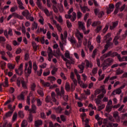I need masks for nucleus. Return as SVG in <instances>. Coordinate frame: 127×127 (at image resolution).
<instances>
[{
    "label": "nucleus",
    "mask_w": 127,
    "mask_h": 127,
    "mask_svg": "<svg viewBox=\"0 0 127 127\" xmlns=\"http://www.w3.org/2000/svg\"><path fill=\"white\" fill-rule=\"evenodd\" d=\"M101 90L98 89L95 91V95H98V94H100L101 92L103 93V94L98 96V99H99V100H101V99H103V98H104V94H106V89H105V85L101 86Z\"/></svg>",
    "instance_id": "obj_5"
},
{
    "label": "nucleus",
    "mask_w": 127,
    "mask_h": 127,
    "mask_svg": "<svg viewBox=\"0 0 127 127\" xmlns=\"http://www.w3.org/2000/svg\"><path fill=\"white\" fill-rule=\"evenodd\" d=\"M24 79L23 78H18L17 80V86H18V87H19V86H20V83H21L23 88H24V89H25V88H26V83L24 82Z\"/></svg>",
    "instance_id": "obj_13"
},
{
    "label": "nucleus",
    "mask_w": 127,
    "mask_h": 127,
    "mask_svg": "<svg viewBox=\"0 0 127 127\" xmlns=\"http://www.w3.org/2000/svg\"><path fill=\"white\" fill-rule=\"evenodd\" d=\"M57 7L59 8L60 12H63V5L59 4H57Z\"/></svg>",
    "instance_id": "obj_46"
},
{
    "label": "nucleus",
    "mask_w": 127,
    "mask_h": 127,
    "mask_svg": "<svg viewBox=\"0 0 127 127\" xmlns=\"http://www.w3.org/2000/svg\"><path fill=\"white\" fill-rule=\"evenodd\" d=\"M47 71H44L43 73V75L45 76H48V75H49V74H50V71H49V70L48 69H47Z\"/></svg>",
    "instance_id": "obj_58"
},
{
    "label": "nucleus",
    "mask_w": 127,
    "mask_h": 127,
    "mask_svg": "<svg viewBox=\"0 0 127 127\" xmlns=\"http://www.w3.org/2000/svg\"><path fill=\"white\" fill-rule=\"evenodd\" d=\"M27 125V122L26 121H23L22 122L21 127H26Z\"/></svg>",
    "instance_id": "obj_61"
},
{
    "label": "nucleus",
    "mask_w": 127,
    "mask_h": 127,
    "mask_svg": "<svg viewBox=\"0 0 127 127\" xmlns=\"http://www.w3.org/2000/svg\"><path fill=\"white\" fill-rule=\"evenodd\" d=\"M18 116H19V117H20V118H21L22 119V118H23V117H24V114L23 113V112L19 111L18 112Z\"/></svg>",
    "instance_id": "obj_55"
},
{
    "label": "nucleus",
    "mask_w": 127,
    "mask_h": 127,
    "mask_svg": "<svg viewBox=\"0 0 127 127\" xmlns=\"http://www.w3.org/2000/svg\"><path fill=\"white\" fill-rule=\"evenodd\" d=\"M52 2L54 3V6H53V9L55 12L57 13L58 12V9L57 8V6H56L57 2H56V0H52Z\"/></svg>",
    "instance_id": "obj_26"
},
{
    "label": "nucleus",
    "mask_w": 127,
    "mask_h": 127,
    "mask_svg": "<svg viewBox=\"0 0 127 127\" xmlns=\"http://www.w3.org/2000/svg\"><path fill=\"white\" fill-rule=\"evenodd\" d=\"M7 66L8 68L10 69H13L15 67V65H14V64H12L10 63L7 64Z\"/></svg>",
    "instance_id": "obj_36"
},
{
    "label": "nucleus",
    "mask_w": 127,
    "mask_h": 127,
    "mask_svg": "<svg viewBox=\"0 0 127 127\" xmlns=\"http://www.w3.org/2000/svg\"><path fill=\"white\" fill-rule=\"evenodd\" d=\"M28 69H27V67ZM32 69V62L31 61H29L28 63H25V70H27V73L28 74H31V70Z\"/></svg>",
    "instance_id": "obj_10"
},
{
    "label": "nucleus",
    "mask_w": 127,
    "mask_h": 127,
    "mask_svg": "<svg viewBox=\"0 0 127 127\" xmlns=\"http://www.w3.org/2000/svg\"><path fill=\"white\" fill-rule=\"evenodd\" d=\"M76 37H77L78 41V45H77V47H80L82 44V39H83V33L80 32L79 30H77L75 33Z\"/></svg>",
    "instance_id": "obj_7"
},
{
    "label": "nucleus",
    "mask_w": 127,
    "mask_h": 127,
    "mask_svg": "<svg viewBox=\"0 0 127 127\" xmlns=\"http://www.w3.org/2000/svg\"><path fill=\"white\" fill-rule=\"evenodd\" d=\"M56 92L59 96H63V94H64V87H63V86L61 87V92L59 91V89L58 88H57L56 89Z\"/></svg>",
    "instance_id": "obj_22"
},
{
    "label": "nucleus",
    "mask_w": 127,
    "mask_h": 127,
    "mask_svg": "<svg viewBox=\"0 0 127 127\" xmlns=\"http://www.w3.org/2000/svg\"><path fill=\"white\" fill-rule=\"evenodd\" d=\"M109 56H111V57H114V56H117L119 61L121 62L123 61H127V57H123L122 58H121V56L118 53L114 52L112 54V52H110L107 54H105L101 57V60H104L105 58L106 57H109Z\"/></svg>",
    "instance_id": "obj_2"
},
{
    "label": "nucleus",
    "mask_w": 127,
    "mask_h": 127,
    "mask_svg": "<svg viewBox=\"0 0 127 127\" xmlns=\"http://www.w3.org/2000/svg\"><path fill=\"white\" fill-rule=\"evenodd\" d=\"M46 102L49 103V104H50L51 105V106H53V104H52L51 100H50V96H48L46 97Z\"/></svg>",
    "instance_id": "obj_39"
},
{
    "label": "nucleus",
    "mask_w": 127,
    "mask_h": 127,
    "mask_svg": "<svg viewBox=\"0 0 127 127\" xmlns=\"http://www.w3.org/2000/svg\"><path fill=\"white\" fill-rule=\"evenodd\" d=\"M85 66H86L87 68H92V67H93L92 63L89 62L88 60H85L81 65H78L79 69L81 70L80 73H82L83 72L84 68H85Z\"/></svg>",
    "instance_id": "obj_3"
},
{
    "label": "nucleus",
    "mask_w": 127,
    "mask_h": 127,
    "mask_svg": "<svg viewBox=\"0 0 127 127\" xmlns=\"http://www.w3.org/2000/svg\"><path fill=\"white\" fill-rule=\"evenodd\" d=\"M6 63L5 62L2 61L0 63V65L2 70L4 69L6 66Z\"/></svg>",
    "instance_id": "obj_37"
},
{
    "label": "nucleus",
    "mask_w": 127,
    "mask_h": 127,
    "mask_svg": "<svg viewBox=\"0 0 127 127\" xmlns=\"http://www.w3.org/2000/svg\"><path fill=\"white\" fill-rule=\"evenodd\" d=\"M102 73V69H99L98 71V75L99 76V78H98V80L99 81H102V80H104V79L105 78V74Z\"/></svg>",
    "instance_id": "obj_19"
},
{
    "label": "nucleus",
    "mask_w": 127,
    "mask_h": 127,
    "mask_svg": "<svg viewBox=\"0 0 127 127\" xmlns=\"http://www.w3.org/2000/svg\"><path fill=\"white\" fill-rule=\"evenodd\" d=\"M52 36L53 37H55L56 40H58L59 37H58V35H57V33H52Z\"/></svg>",
    "instance_id": "obj_63"
},
{
    "label": "nucleus",
    "mask_w": 127,
    "mask_h": 127,
    "mask_svg": "<svg viewBox=\"0 0 127 127\" xmlns=\"http://www.w3.org/2000/svg\"><path fill=\"white\" fill-rule=\"evenodd\" d=\"M100 24H101V22L96 21V22H94L92 23V26H97V25H100Z\"/></svg>",
    "instance_id": "obj_50"
},
{
    "label": "nucleus",
    "mask_w": 127,
    "mask_h": 127,
    "mask_svg": "<svg viewBox=\"0 0 127 127\" xmlns=\"http://www.w3.org/2000/svg\"><path fill=\"white\" fill-rule=\"evenodd\" d=\"M48 61H51V60L52 59V57H53V54L52 53V49L51 48L49 47L48 50Z\"/></svg>",
    "instance_id": "obj_18"
},
{
    "label": "nucleus",
    "mask_w": 127,
    "mask_h": 127,
    "mask_svg": "<svg viewBox=\"0 0 127 127\" xmlns=\"http://www.w3.org/2000/svg\"><path fill=\"white\" fill-rule=\"evenodd\" d=\"M78 28L79 29H81L82 30V31L83 30H85V29L86 28L85 27V23L81 21H78Z\"/></svg>",
    "instance_id": "obj_20"
},
{
    "label": "nucleus",
    "mask_w": 127,
    "mask_h": 127,
    "mask_svg": "<svg viewBox=\"0 0 127 127\" xmlns=\"http://www.w3.org/2000/svg\"><path fill=\"white\" fill-rule=\"evenodd\" d=\"M74 73H75L76 75L77 81L78 84H79L80 87L83 88H87V87H88V85L84 84L83 82L81 81V76L79 74H78V72H77V69H74Z\"/></svg>",
    "instance_id": "obj_6"
},
{
    "label": "nucleus",
    "mask_w": 127,
    "mask_h": 127,
    "mask_svg": "<svg viewBox=\"0 0 127 127\" xmlns=\"http://www.w3.org/2000/svg\"><path fill=\"white\" fill-rule=\"evenodd\" d=\"M38 24L36 22H34L32 25V30H34V29H37Z\"/></svg>",
    "instance_id": "obj_41"
},
{
    "label": "nucleus",
    "mask_w": 127,
    "mask_h": 127,
    "mask_svg": "<svg viewBox=\"0 0 127 127\" xmlns=\"http://www.w3.org/2000/svg\"><path fill=\"white\" fill-rule=\"evenodd\" d=\"M55 110H56V113H58L59 114L61 113V111H62V109L60 107H59L58 108L56 109Z\"/></svg>",
    "instance_id": "obj_62"
},
{
    "label": "nucleus",
    "mask_w": 127,
    "mask_h": 127,
    "mask_svg": "<svg viewBox=\"0 0 127 127\" xmlns=\"http://www.w3.org/2000/svg\"><path fill=\"white\" fill-rule=\"evenodd\" d=\"M6 49H7V50H9V51H11V50H12V48L11 47V46L9 44H7L6 45Z\"/></svg>",
    "instance_id": "obj_57"
},
{
    "label": "nucleus",
    "mask_w": 127,
    "mask_h": 127,
    "mask_svg": "<svg viewBox=\"0 0 127 127\" xmlns=\"http://www.w3.org/2000/svg\"><path fill=\"white\" fill-rule=\"evenodd\" d=\"M94 12L96 15H98V17L101 18L104 14H105V13L103 11H101L99 13V10L98 9H95L94 10Z\"/></svg>",
    "instance_id": "obj_23"
},
{
    "label": "nucleus",
    "mask_w": 127,
    "mask_h": 127,
    "mask_svg": "<svg viewBox=\"0 0 127 127\" xmlns=\"http://www.w3.org/2000/svg\"><path fill=\"white\" fill-rule=\"evenodd\" d=\"M29 12L27 10H25L23 12H22V14L24 16H26V15H28Z\"/></svg>",
    "instance_id": "obj_56"
},
{
    "label": "nucleus",
    "mask_w": 127,
    "mask_h": 127,
    "mask_svg": "<svg viewBox=\"0 0 127 127\" xmlns=\"http://www.w3.org/2000/svg\"><path fill=\"white\" fill-rule=\"evenodd\" d=\"M97 53H99V51H98L97 49L94 50L92 54V57L93 58H95V57L96 56Z\"/></svg>",
    "instance_id": "obj_49"
},
{
    "label": "nucleus",
    "mask_w": 127,
    "mask_h": 127,
    "mask_svg": "<svg viewBox=\"0 0 127 127\" xmlns=\"http://www.w3.org/2000/svg\"><path fill=\"white\" fill-rule=\"evenodd\" d=\"M25 111H29L31 114H36V106L34 104L32 105V108L31 109H29V106H26L25 107Z\"/></svg>",
    "instance_id": "obj_11"
},
{
    "label": "nucleus",
    "mask_w": 127,
    "mask_h": 127,
    "mask_svg": "<svg viewBox=\"0 0 127 127\" xmlns=\"http://www.w3.org/2000/svg\"><path fill=\"white\" fill-rule=\"evenodd\" d=\"M48 80L50 82H53V81H56V78L54 76H49L48 78Z\"/></svg>",
    "instance_id": "obj_45"
},
{
    "label": "nucleus",
    "mask_w": 127,
    "mask_h": 127,
    "mask_svg": "<svg viewBox=\"0 0 127 127\" xmlns=\"http://www.w3.org/2000/svg\"><path fill=\"white\" fill-rule=\"evenodd\" d=\"M113 62V60L112 59H108L105 60L102 64L103 70H106L107 67H109Z\"/></svg>",
    "instance_id": "obj_9"
},
{
    "label": "nucleus",
    "mask_w": 127,
    "mask_h": 127,
    "mask_svg": "<svg viewBox=\"0 0 127 127\" xmlns=\"http://www.w3.org/2000/svg\"><path fill=\"white\" fill-rule=\"evenodd\" d=\"M118 39H119V36H116L114 38V42L115 45H118V43H119V42H118Z\"/></svg>",
    "instance_id": "obj_52"
},
{
    "label": "nucleus",
    "mask_w": 127,
    "mask_h": 127,
    "mask_svg": "<svg viewBox=\"0 0 127 127\" xmlns=\"http://www.w3.org/2000/svg\"><path fill=\"white\" fill-rule=\"evenodd\" d=\"M41 105H42V102H41V100H40V99H37V106H38V107H40V106H41Z\"/></svg>",
    "instance_id": "obj_48"
},
{
    "label": "nucleus",
    "mask_w": 127,
    "mask_h": 127,
    "mask_svg": "<svg viewBox=\"0 0 127 127\" xmlns=\"http://www.w3.org/2000/svg\"><path fill=\"white\" fill-rule=\"evenodd\" d=\"M1 54L2 55L1 58L3 59V60H5V61H7V59L5 58V52H1Z\"/></svg>",
    "instance_id": "obj_43"
},
{
    "label": "nucleus",
    "mask_w": 127,
    "mask_h": 127,
    "mask_svg": "<svg viewBox=\"0 0 127 127\" xmlns=\"http://www.w3.org/2000/svg\"><path fill=\"white\" fill-rule=\"evenodd\" d=\"M17 2L19 4V7L20 9H25L24 6H23V3L21 2L20 0H17Z\"/></svg>",
    "instance_id": "obj_29"
},
{
    "label": "nucleus",
    "mask_w": 127,
    "mask_h": 127,
    "mask_svg": "<svg viewBox=\"0 0 127 127\" xmlns=\"http://www.w3.org/2000/svg\"><path fill=\"white\" fill-rule=\"evenodd\" d=\"M52 21L53 23V24H55L56 25L58 31H59V32H62V28H61V26L59 25V24H57V23H56V21L53 19V18H52Z\"/></svg>",
    "instance_id": "obj_17"
},
{
    "label": "nucleus",
    "mask_w": 127,
    "mask_h": 127,
    "mask_svg": "<svg viewBox=\"0 0 127 127\" xmlns=\"http://www.w3.org/2000/svg\"><path fill=\"white\" fill-rule=\"evenodd\" d=\"M38 94L41 96V97H43L44 96V93H43V91H42V90L39 89L38 90Z\"/></svg>",
    "instance_id": "obj_51"
},
{
    "label": "nucleus",
    "mask_w": 127,
    "mask_h": 127,
    "mask_svg": "<svg viewBox=\"0 0 127 127\" xmlns=\"http://www.w3.org/2000/svg\"><path fill=\"white\" fill-rule=\"evenodd\" d=\"M112 104H113V102H112L111 100H110L108 102V104L106 106V112L110 113V112L112 111V109H113V106H112Z\"/></svg>",
    "instance_id": "obj_16"
},
{
    "label": "nucleus",
    "mask_w": 127,
    "mask_h": 127,
    "mask_svg": "<svg viewBox=\"0 0 127 127\" xmlns=\"http://www.w3.org/2000/svg\"><path fill=\"white\" fill-rule=\"evenodd\" d=\"M51 68H54L52 70V72H51L52 75H54V74H55V73H56V72H57V71L58 70V68L56 67H54L52 65L51 66Z\"/></svg>",
    "instance_id": "obj_40"
},
{
    "label": "nucleus",
    "mask_w": 127,
    "mask_h": 127,
    "mask_svg": "<svg viewBox=\"0 0 127 127\" xmlns=\"http://www.w3.org/2000/svg\"><path fill=\"white\" fill-rule=\"evenodd\" d=\"M30 98H31L32 100H31V104H33L34 103H35V98L33 96H32V93H30L29 94V96L27 97V104L28 105H30Z\"/></svg>",
    "instance_id": "obj_12"
},
{
    "label": "nucleus",
    "mask_w": 127,
    "mask_h": 127,
    "mask_svg": "<svg viewBox=\"0 0 127 127\" xmlns=\"http://www.w3.org/2000/svg\"><path fill=\"white\" fill-rule=\"evenodd\" d=\"M23 69V64H21L19 65V67L18 69H15V72L18 74V75H22V73L23 71L22 70Z\"/></svg>",
    "instance_id": "obj_15"
},
{
    "label": "nucleus",
    "mask_w": 127,
    "mask_h": 127,
    "mask_svg": "<svg viewBox=\"0 0 127 127\" xmlns=\"http://www.w3.org/2000/svg\"><path fill=\"white\" fill-rule=\"evenodd\" d=\"M91 45V42L88 41V47L89 48L90 51H92L93 50L94 47L93 46H90Z\"/></svg>",
    "instance_id": "obj_53"
},
{
    "label": "nucleus",
    "mask_w": 127,
    "mask_h": 127,
    "mask_svg": "<svg viewBox=\"0 0 127 127\" xmlns=\"http://www.w3.org/2000/svg\"><path fill=\"white\" fill-rule=\"evenodd\" d=\"M69 40L70 42H71L73 46H74V45H76V40L74 38H69Z\"/></svg>",
    "instance_id": "obj_38"
},
{
    "label": "nucleus",
    "mask_w": 127,
    "mask_h": 127,
    "mask_svg": "<svg viewBox=\"0 0 127 127\" xmlns=\"http://www.w3.org/2000/svg\"><path fill=\"white\" fill-rule=\"evenodd\" d=\"M1 84L3 87H8V78H7V77H5L4 83H2Z\"/></svg>",
    "instance_id": "obj_33"
},
{
    "label": "nucleus",
    "mask_w": 127,
    "mask_h": 127,
    "mask_svg": "<svg viewBox=\"0 0 127 127\" xmlns=\"http://www.w3.org/2000/svg\"><path fill=\"white\" fill-rule=\"evenodd\" d=\"M80 8L83 13H85V12H86V11H90V9H89V8H88V7L86 6H80Z\"/></svg>",
    "instance_id": "obj_27"
},
{
    "label": "nucleus",
    "mask_w": 127,
    "mask_h": 127,
    "mask_svg": "<svg viewBox=\"0 0 127 127\" xmlns=\"http://www.w3.org/2000/svg\"><path fill=\"white\" fill-rule=\"evenodd\" d=\"M65 17L66 19L70 18L71 21H75L76 20V18H77V15L76 14L75 12L72 13V15L71 16L70 15L66 14L65 15Z\"/></svg>",
    "instance_id": "obj_14"
},
{
    "label": "nucleus",
    "mask_w": 127,
    "mask_h": 127,
    "mask_svg": "<svg viewBox=\"0 0 127 127\" xmlns=\"http://www.w3.org/2000/svg\"><path fill=\"white\" fill-rule=\"evenodd\" d=\"M55 56L56 57H57L58 56H61L63 59H64V61H65L66 67L68 69H70V64H74L75 63L74 60L70 57V53H69V51H66L65 53V57L68 59H69V61L67 60V59L64 58V56L61 54L60 50H58L57 51L56 54L55 55Z\"/></svg>",
    "instance_id": "obj_1"
},
{
    "label": "nucleus",
    "mask_w": 127,
    "mask_h": 127,
    "mask_svg": "<svg viewBox=\"0 0 127 127\" xmlns=\"http://www.w3.org/2000/svg\"><path fill=\"white\" fill-rule=\"evenodd\" d=\"M121 93H122V90L120 88H118L115 90H114L112 93V96H114V95H120V94H121Z\"/></svg>",
    "instance_id": "obj_28"
},
{
    "label": "nucleus",
    "mask_w": 127,
    "mask_h": 127,
    "mask_svg": "<svg viewBox=\"0 0 127 127\" xmlns=\"http://www.w3.org/2000/svg\"><path fill=\"white\" fill-rule=\"evenodd\" d=\"M111 35H112L111 33H108L104 38V39L106 41L107 45H105V49L102 51V53H105V52H106V50H107V49H108V48L110 46V41H112V38L111 37Z\"/></svg>",
    "instance_id": "obj_4"
},
{
    "label": "nucleus",
    "mask_w": 127,
    "mask_h": 127,
    "mask_svg": "<svg viewBox=\"0 0 127 127\" xmlns=\"http://www.w3.org/2000/svg\"><path fill=\"white\" fill-rule=\"evenodd\" d=\"M40 83L44 86V87H49L50 86V83L45 82L44 80L40 79Z\"/></svg>",
    "instance_id": "obj_30"
},
{
    "label": "nucleus",
    "mask_w": 127,
    "mask_h": 127,
    "mask_svg": "<svg viewBox=\"0 0 127 127\" xmlns=\"http://www.w3.org/2000/svg\"><path fill=\"white\" fill-rule=\"evenodd\" d=\"M67 31H64V35L63 34H61V39L63 41H64V42L66 41V38H67Z\"/></svg>",
    "instance_id": "obj_25"
},
{
    "label": "nucleus",
    "mask_w": 127,
    "mask_h": 127,
    "mask_svg": "<svg viewBox=\"0 0 127 127\" xmlns=\"http://www.w3.org/2000/svg\"><path fill=\"white\" fill-rule=\"evenodd\" d=\"M66 24L68 28H71L72 27V24L69 20H66Z\"/></svg>",
    "instance_id": "obj_54"
},
{
    "label": "nucleus",
    "mask_w": 127,
    "mask_h": 127,
    "mask_svg": "<svg viewBox=\"0 0 127 127\" xmlns=\"http://www.w3.org/2000/svg\"><path fill=\"white\" fill-rule=\"evenodd\" d=\"M88 108H91V110H96V106L93 105L92 104H90L88 106Z\"/></svg>",
    "instance_id": "obj_59"
},
{
    "label": "nucleus",
    "mask_w": 127,
    "mask_h": 127,
    "mask_svg": "<svg viewBox=\"0 0 127 127\" xmlns=\"http://www.w3.org/2000/svg\"><path fill=\"white\" fill-rule=\"evenodd\" d=\"M114 5L113 4H111L109 5V8H107V14H110L111 12L114 11Z\"/></svg>",
    "instance_id": "obj_21"
},
{
    "label": "nucleus",
    "mask_w": 127,
    "mask_h": 127,
    "mask_svg": "<svg viewBox=\"0 0 127 127\" xmlns=\"http://www.w3.org/2000/svg\"><path fill=\"white\" fill-rule=\"evenodd\" d=\"M24 94L26 95V94H27V91H25V92H22V93H21L20 95H18L17 96L18 100H19V101H23V100H24Z\"/></svg>",
    "instance_id": "obj_24"
},
{
    "label": "nucleus",
    "mask_w": 127,
    "mask_h": 127,
    "mask_svg": "<svg viewBox=\"0 0 127 127\" xmlns=\"http://www.w3.org/2000/svg\"><path fill=\"white\" fill-rule=\"evenodd\" d=\"M124 73V70L119 68L116 70V75H121V74H123Z\"/></svg>",
    "instance_id": "obj_44"
},
{
    "label": "nucleus",
    "mask_w": 127,
    "mask_h": 127,
    "mask_svg": "<svg viewBox=\"0 0 127 127\" xmlns=\"http://www.w3.org/2000/svg\"><path fill=\"white\" fill-rule=\"evenodd\" d=\"M41 125H42V121L41 120H38L35 122V126L36 127H39Z\"/></svg>",
    "instance_id": "obj_35"
},
{
    "label": "nucleus",
    "mask_w": 127,
    "mask_h": 127,
    "mask_svg": "<svg viewBox=\"0 0 127 127\" xmlns=\"http://www.w3.org/2000/svg\"><path fill=\"white\" fill-rule=\"evenodd\" d=\"M47 30L46 29H44V28H38L37 30V33H39L40 32H43L44 34H45L46 33Z\"/></svg>",
    "instance_id": "obj_34"
},
{
    "label": "nucleus",
    "mask_w": 127,
    "mask_h": 127,
    "mask_svg": "<svg viewBox=\"0 0 127 127\" xmlns=\"http://www.w3.org/2000/svg\"><path fill=\"white\" fill-rule=\"evenodd\" d=\"M51 96L52 99L53 100V102H56V99H55V93L52 92Z\"/></svg>",
    "instance_id": "obj_64"
},
{
    "label": "nucleus",
    "mask_w": 127,
    "mask_h": 127,
    "mask_svg": "<svg viewBox=\"0 0 127 127\" xmlns=\"http://www.w3.org/2000/svg\"><path fill=\"white\" fill-rule=\"evenodd\" d=\"M86 99H87V96H86V95H84V94H81L80 98H79L78 100L79 101H81V100Z\"/></svg>",
    "instance_id": "obj_47"
},
{
    "label": "nucleus",
    "mask_w": 127,
    "mask_h": 127,
    "mask_svg": "<svg viewBox=\"0 0 127 127\" xmlns=\"http://www.w3.org/2000/svg\"><path fill=\"white\" fill-rule=\"evenodd\" d=\"M70 78L72 79L73 83L71 84V91L75 90V87L77 86V80L74 78V73L71 72L70 73Z\"/></svg>",
    "instance_id": "obj_8"
},
{
    "label": "nucleus",
    "mask_w": 127,
    "mask_h": 127,
    "mask_svg": "<svg viewBox=\"0 0 127 127\" xmlns=\"http://www.w3.org/2000/svg\"><path fill=\"white\" fill-rule=\"evenodd\" d=\"M114 117L116 119L117 123H119V122H120L121 120V118H120V117H119V113H118V112H114Z\"/></svg>",
    "instance_id": "obj_31"
},
{
    "label": "nucleus",
    "mask_w": 127,
    "mask_h": 127,
    "mask_svg": "<svg viewBox=\"0 0 127 127\" xmlns=\"http://www.w3.org/2000/svg\"><path fill=\"white\" fill-rule=\"evenodd\" d=\"M65 90L66 91H70V84L68 83H66L65 84Z\"/></svg>",
    "instance_id": "obj_60"
},
{
    "label": "nucleus",
    "mask_w": 127,
    "mask_h": 127,
    "mask_svg": "<svg viewBox=\"0 0 127 127\" xmlns=\"http://www.w3.org/2000/svg\"><path fill=\"white\" fill-rule=\"evenodd\" d=\"M118 24H119L118 21L112 23V24L110 25V29L111 30H113V29H114V28H115V27H116V26H117Z\"/></svg>",
    "instance_id": "obj_32"
},
{
    "label": "nucleus",
    "mask_w": 127,
    "mask_h": 127,
    "mask_svg": "<svg viewBox=\"0 0 127 127\" xmlns=\"http://www.w3.org/2000/svg\"><path fill=\"white\" fill-rule=\"evenodd\" d=\"M55 18L59 21V22H60V23L63 22V19H62V17L61 16H59V17H57V16H56Z\"/></svg>",
    "instance_id": "obj_42"
}]
</instances>
